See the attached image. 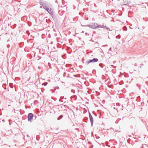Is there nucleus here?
I'll return each mask as SVG.
<instances>
[{
  "mask_svg": "<svg viewBox=\"0 0 148 148\" xmlns=\"http://www.w3.org/2000/svg\"><path fill=\"white\" fill-rule=\"evenodd\" d=\"M98 59L97 58H94L92 60H90L89 61L87 62V64H88L90 62H95L98 61Z\"/></svg>",
  "mask_w": 148,
  "mask_h": 148,
  "instance_id": "nucleus-2",
  "label": "nucleus"
},
{
  "mask_svg": "<svg viewBox=\"0 0 148 148\" xmlns=\"http://www.w3.org/2000/svg\"><path fill=\"white\" fill-rule=\"evenodd\" d=\"M47 11L51 15H52L53 14V9L50 7H49L47 9Z\"/></svg>",
  "mask_w": 148,
  "mask_h": 148,
  "instance_id": "nucleus-3",
  "label": "nucleus"
},
{
  "mask_svg": "<svg viewBox=\"0 0 148 148\" xmlns=\"http://www.w3.org/2000/svg\"><path fill=\"white\" fill-rule=\"evenodd\" d=\"M45 118H44L43 115L42 114H40L39 116V119L41 120H42L44 119H45Z\"/></svg>",
  "mask_w": 148,
  "mask_h": 148,
  "instance_id": "nucleus-6",
  "label": "nucleus"
},
{
  "mask_svg": "<svg viewBox=\"0 0 148 148\" xmlns=\"http://www.w3.org/2000/svg\"><path fill=\"white\" fill-rule=\"evenodd\" d=\"M91 27L92 28H96L97 27H100L101 26L99 25L97 23H92L90 25Z\"/></svg>",
  "mask_w": 148,
  "mask_h": 148,
  "instance_id": "nucleus-1",
  "label": "nucleus"
},
{
  "mask_svg": "<svg viewBox=\"0 0 148 148\" xmlns=\"http://www.w3.org/2000/svg\"><path fill=\"white\" fill-rule=\"evenodd\" d=\"M90 121L91 122V123L92 125L93 122V118L91 115H90Z\"/></svg>",
  "mask_w": 148,
  "mask_h": 148,
  "instance_id": "nucleus-5",
  "label": "nucleus"
},
{
  "mask_svg": "<svg viewBox=\"0 0 148 148\" xmlns=\"http://www.w3.org/2000/svg\"><path fill=\"white\" fill-rule=\"evenodd\" d=\"M100 28H103L104 29H109V28L107 27H105V26H101L100 27Z\"/></svg>",
  "mask_w": 148,
  "mask_h": 148,
  "instance_id": "nucleus-7",
  "label": "nucleus"
},
{
  "mask_svg": "<svg viewBox=\"0 0 148 148\" xmlns=\"http://www.w3.org/2000/svg\"><path fill=\"white\" fill-rule=\"evenodd\" d=\"M3 122H4V120H3Z\"/></svg>",
  "mask_w": 148,
  "mask_h": 148,
  "instance_id": "nucleus-9",
  "label": "nucleus"
},
{
  "mask_svg": "<svg viewBox=\"0 0 148 148\" xmlns=\"http://www.w3.org/2000/svg\"><path fill=\"white\" fill-rule=\"evenodd\" d=\"M33 117V114L32 113H29L28 115V120L29 121H31Z\"/></svg>",
  "mask_w": 148,
  "mask_h": 148,
  "instance_id": "nucleus-4",
  "label": "nucleus"
},
{
  "mask_svg": "<svg viewBox=\"0 0 148 148\" xmlns=\"http://www.w3.org/2000/svg\"><path fill=\"white\" fill-rule=\"evenodd\" d=\"M129 2L127 1V3H124L125 4H128V3H129Z\"/></svg>",
  "mask_w": 148,
  "mask_h": 148,
  "instance_id": "nucleus-8",
  "label": "nucleus"
}]
</instances>
